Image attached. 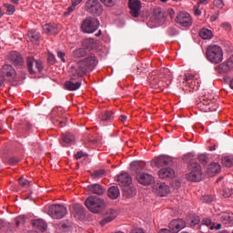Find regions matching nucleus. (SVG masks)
I'll return each mask as SVG.
<instances>
[{
    "label": "nucleus",
    "instance_id": "32",
    "mask_svg": "<svg viewBox=\"0 0 233 233\" xmlns=\"http://www.w3.org/2000/svg\"><path fill=\"white\" fill-rule=\"evenodd\" d=\"M199 36L201 39H212L214 37V35L212 34V30L203 27L199 31Z\"/></svg>",
    "mask_w": 233,
    "mask_h": 233
},
{
    "label": "nucleus",
    "instance_id": "10",
    "mask_svg": "<svg viewBox=\"0 0 233 233\" xmlns=\"http://www.w3.org/2000/svg\"><path fill=\"white\" fill-rule=\"evenodd\" d=\"M26 66L28 69V72L31 75L34 74H37V72L39 74H41V72H43V62L41 60H35V58H34V56H28L26 59Z\"/></svg>",
    "mask_w": 233,
    "mask_h": 233
},
{
    "label": "nucleus",
    "instance_id": "5",
    "mask_svg": "<svg viewBox=\"0 0 233 233\" xmlns=\"http://www.w3.org/2000/svg\"><path fill=\"white\" fill-rule=\"evenodd\" d=\"M206 56L210 63L218 65L223 61V49L218 46H209L207 49Z\"/></svg>",
    "mask_w": 233,
    "mask_h": 233
},
{
    "label": "nucleus",
    "instance_id": "33",
    "mask_svg": "<svg viewBox=\"0 0 233 233\" xmlns=\"http://www.w3.org/2000/svg\"><path fill=\"white\" fill-rule=\"evenodd\" d=\"M62 139L64 143H66L67 145H70L76 141V137L72 135V133H66L63 135Z\"/></svg>",
    "mask_w": 233,
    "mask_h": 233
},
{
    "label": "nucleus",
    "instance_id": "61",
    "mask_svg": "<svg viewBox=\"0 0 233 233\" xmlns=\"http://www.w3.org/2000/svg\"><path fill=\"white\" fill-rule=\"evenodd\" d=\"M198 223H199V217H198V216L195 217V218L191 220V225L196 226V225H198Z\"/></svg>",
    "mask_w": 233,
    "mask_h": 233
},
{
    "label": "nucleus",
    "instance_id": "25",
    "mask_svg": "<svg viewBox=\"0 0 233 233\" xmlns=\"http://www.w3.org/2000/svg\"><path fill=\"white\" fill-rule=\"evenodd\" d=\"M43 30L45 34H48L49 35H56V34H59V27L56 24H46L43 26Z\"/></svg>",
    "mask_w": 233,
    "mask_h": 233
},
{
    "label": "nucleus",
    "instance_id": "18",
    "mask_svg": "<svg viewBox=\"0 0 233 233\" xmlns=\"http://www.w3.org/2000/svg\"><path fill=\"white\" fill-rule=\"evenodd\" d=\"M184 81L187 83V86H189V88H192L193 90H198L200 86L199 80H198L196 76L190 73L185 75Z\"/></svg>",
    "mask_w": 233,
    "mask_h": 233
},
{
    "label": "nucleus",
    "instance_id": "38",
    "mask_svg": "<svg viewBox=\"0 0 233 233\" xmlns=\"http://www.w3.org/2000/svg\"><path fill=\"white\" fill-rule=\"evenodd\" d=\"M222 165L224 167H227L228 168H230V167H233V159L230 157H224L222 158Z\"/></svg>",
    "mask_w": 233,
    "mask_h": 233
},
{
    "label": "nucleus",
    "instance_id": "44",
    "mask_svg": "<svg viewBox=\"0 0 233 233\" xmlns=\"http://www.w3.org/2000/svg\"><path fill=\"white\" fill-rule=\"evenodd\" d=\"M105 176V169L96 170L92 174L93 179H99Z\"/></svg>",
    "mask_w": 233,
    "mask_h": 233
},
{
    "label": "nucleus",
    "instance_id": "23",
    "mask_svg": "<svg viewBox=\"0 0 233 233\" xmlns=\"http://www.w3.org/2000/svg\"><path fill=\"white\" fill-rule=\"evenodd\" d=\"M32 225L35 230H36L37 232H45L48 228V226L46 225V222L41 218L33 220Z\"/></svg>",
    "mask_w": 233,
    "mask_h": 233
},
{
    "label": "nucleus",
    "instance_id": "64",
    "mask_svg": "<svg viewBox=\"0 0 233 233\" xmlns=\"http://www.w3.org/2000/svg\"><path fill=\"white\" fill-rule=\"evenodd\" d=\"M158 233H170V230H168L167 228H163Z\"/></svg>",
    "mask_w": 233,
    "mask_h": 233
},
{
    "label": "nucleus",
    "instance_id": "16",
    "mask_svg": "<svg viewBox=\"0 0 233 233\" xmlns=\"http://www.w3.org/2000/svg\"><path fill=\"white\" fill-rule=\"evenodd\" d=\"M154 192L157 193L160 198H165L170 194V187L166 183L160 182L154 186Z\"/></svg>",
    "mask_w": 233,
    "mask_h": 233
},
{
    "label": "nucleus",
    "instance_id": "28",
    "mask_svg": "<svg viewBox=\"0 0 233 233\" xmlns=\"http://www.w3.org/2000/svg\"><path fill=\"white\" fill-rule=\"evenodd\" d=\"M65 89L69 91L79 90L81 88V82H74L73 80L66 81L65 83Z\"/></svg>",
    "mask_w": 233,
    "mask_h": 233
},
{
    "label": "nucleus",
    "instance_id": "48",
    "mask_svg": "<svg viewBox=\"0 0 233 233\" xmlns=\"http://www.w3.org/2000/svg\"><path fill=\"white\" fill-rule=\"evenodd\" d=\"M198 161L202 163V165H207V163H208V157L205 154H200L198 156Z\"/></svg>",
    "mask_w": 233,
    "mask_h": 233
},
{
    "label": "nucleus",
    "instance_id": "37",
    "mask_svg": "<svg viewBox=\"0 0 233 233\" xmlns=\"http://www.w3.org/2000/svg\"><path fill=\"white\" fill-rule=\"evenodd\" d=\"M126 188H124V194L127 196V198H132L136 196V188L134 187H128V186H125Z\"/></svg>",
    "mask_w": 233,
    "mask_h": 233
},
{
    "label": "nucleus",
    "instance_id": "55",
    "mask_svg": "<svg viewBox=\"0 0 233 233\" xmlns=\"http://www.w3.org/2000/svg\"><path fill=\"white\" fill-rule=\"evenodd\" d=\"M232 194H233L232 188H228V191L227 189L224 191L225 198H230Z\"/></svg>",
    "mask_w": 233,
    "mask_h": 233
},
{
    "label": "nucleus",
    "instance_id": "20",
    "mask_svg": "<svg viewBox=\"0 0 233 233\" xmlns=\"http://www.w3.org/2000/svg\"><path fill=\"white\" fill-rule=\"evenodd\" d=\"M106 191V189L105 188V187L99 184H91L87 186V192H89V194H94L96 196H103V194H105Z\"/></svg>",
    "mask_w": 233,
    "mask_h": 233
},
{
    "label": "nucleus",
    "instance_id": "1",
    "mask_svg": "<svg viewBox=\"0 0 233 233\" xmlns=\"http://www.w3.org/2000/svg\"><path fill=\"white\" fill-rule=\"evenodd\" d=\"M96 66L97 60L94 56L78 61L77 64L70 69L72 81H76V79H79V77H83L88 70H94Z\"/></svg>",
    "mask_w": 233,
    "mask_h": 233
},
{
    "label": "nucleus",
    "instance_id": "29",
    "mask_svg": "<svg viewBox=\"0 0 233 233\" xmlns=\"http://www.w3.org/2000/svg\"><path fill=\"white\" fill-rule=\"evenodd\" d=\"M149 82L152 85V86H155L156 88H161L163 86V81L159 80V77L156 76V73H152L149 77Z\"/></svg>",
    "mask_w": 233,
    "mask_h": 233
},
{
    "label": "nucleus",
    "instance_id": "26",
    "mask_svg": "<svg viewBox=\"0 0 233 233\" xmlns=\"http://www.w3.org/2000/svg\"><path fill=\"white\" fill-rule=\"evenodd\" d=\"M221 166L218 163H211L208 165L207 169L208 176L213 177L215 174H219Z\"/></svg>",
    "mask_w": 233,
    "mask_h": 233
},
{
    "label": "nucleus",
    "instance_id": "57",
    "mask_svg": "<svg viewBox=\"0 0 233 233\" xmlns=\"http://www.w3.org/2000/svg\"><path fill=\"white\" fill-rule=\"evenodd\" d=\"M226 65H228V68H229V70H232L233 68V60L232 58H229L227 62Z\"/></svg>",
    "mask_w": 233,
    "mask_h": 233
},
{
    "label": "nucleus",
    "instance_id": "43",
    "mask_svg": "<svg viewBox=\"0 0 233 233\" xmlns=\"http://www.w3.org/2000/svg\"><path fill=\"white\" fill-rule=\"evenodd\" d=\"M218 72L227 74V72H230V68L227 65V63H222L218 66Z\"/></svg>",
    "mask_w": 233,
    "mask_h": 233
},
{
    "label": "nucleus",
    "instance_id": "31",
    "mask_svg": "<svg viewBox=\"0 0 233 233\" xmlns=\"http://www.w3.org/2000/svg\"><path fill=\"white\" fill-rule=\"evenodd\" d=\"M119 194V187L116 186H112L108 188V198H110V199H117Z\"/></svg>",
    "mask_w": 233,
    "mask_h": 233
},
{
    "label": "nucleus",
    "instance_id": "51",
    "mask_svg": "<svg viewBox=\"0 0 233 233\" xmlns=\"http://www.w3.org/2000/svg\"><path fill=\"white\" fill-rule=\"evenodd\" d=\"M47 61L48 63H50V65H56V56H54V54L52 53L48 54Z\"/></svg>",
    "mask_w": 233,
    "mask_h": 233
},
{
    "label": "nucleus",
    "instance_id": "49",
    "mask_svg": "<svg viewBox=\"0 0 233 233\" xmlns=\"http://www.w3.org/2000/svg\"><path fill=\"white\" fill-rule=\"evenodd\" d=\"M202 201L204 203H212L214 201V197L210 195H205L204 197H202Z\"/></svg>",
    "mask_w": 233,
    "mask_h": 233
},
{
    "label": "nucleus",
    "instance_id": "3",
    "mask_svg": "<svg viewBox=\"0 0 233 233\" xmlns=\"http://www.w3.org/2000/svg\"><path fill=\"white\" fill-rule=\"evenodd\" d=\"M85 206L93 214H99V212H103L106 208V202H105V199L96 196H90L86 199Z\"/></svg>",
    "mask_w": 233,
    "mask_h": 233
},
{
    "label": "nucleus",
    "instance_id": "54",
    "mask_svg": "<svg viewBox=\"0 0 233 233\" xmlns=\"http://www.w3.org/2000/svg\"><path fill=\"white\" fill-rule=\"evenodd\" d=\"M17 163H19V158L17 157L9 158V165H17Z\"/></svg>",
    "mask_w": 233,
    "mask_h": 233
},
{
    "label": "nucleus",
    "instance_id": "24",
    "mask_svg": "<svg viewBox=\"0 0 233 233\" xmlns=\"http://www.w3.org/2000/svg\"><path fill=\"white\" fill-rule=\"evenodd\" d=\"M116 218H117V211H116L115 209H109L106 212V217L100 221V225H102V227H105L106 223H110L114 221V219H116Z\"/></svg>",
    "mask_w": 233,
    "mask_h": 233
},
{
    "label": "nucleus",
    "instance_id": "59",
    "mask_svg": "<svg viewBox=\"0 0 233 233\" xmlns=\"http://www.w3.org/2000/svg\"><path fill=\"white\" fill-rule=\"evenodd\" d=\"M131 233H145V230L141 228H134L131 230Z\"/></svg>",
    "mask_w": 233,
    "mask_h": 233
},
{
    "label": "nucleus",
    "instance_id": "9",
    "mask_svg": "<svg viewBox=\"0 0 233 233\" xmlns=\"http://www.w3.org/2000/svg\"><path fill=\"white\" fill-rule=\"evenodd\" d=\"M26 66L28 69V72L31 75L34 74H37V72L39 74H41V72H43V62L41 60H35V58H34V56H28L26 59Z\"/></svg>",
    "mask_w": 233,
    "mask_h": 233
},
{
    "label": "nucleus",
    "instance_id": "22",
    "mask_svg": "<svg viewBox=\"0 0 233 233\" xmlns=\"http://www.w3.org/2000/svg\"><path fill=\"white\" fill-rule=\"evenodd\" d=\"M176 176V171L171 167H163L158 171L160 179H170Z\"/></svg>",
    "mask_w": 233,
    "mask_h": 233
},
{
    "label": "nucleus",
    "instance_id": "15",
    "mask_svg": "<svg viewBox=\"0 0 233 233\" xmlns=\"http://www.w3.org/2000/svg\"><path fill=\"white\" fill-rule=\"evenodd\" d=\"M1 72L7 81H14L15 76H17V72H15L14 66L8 64L3 66Z\"/></svg>",
    "mask_w": 233,
    "mask_h": 233
},
{
    "label": "nucleus",
    "instance_id": "6",
    "mask_svg": "<svg viewBox=\"0 0 233 233\" xmlns=\"http://www.w3.org/2000/svg\"><path fill=\"white\" fill-rule=\"evenodd\" d=\"M47 214L53 219H63L68 214V210L62 204H54L48 207Z\"/></svg>",
    "mask_w": 233,
    "mask_h": 233
},
{
    "label": "nucleus",
    "instance_id": "40",
    "mask_svg": "<svg viewBox=\"0 0 233 233\" xmlns=\"http://www.w3.org/2000/svg\"><path fill=\"white\" fill-rule=\"evenodd\" d=\"M82 45H83L84 48H94V46H95L94 39L86 38V40H84Z\"/></svg>",
    "mask_w": 233,
    "mask_h": 233
},
{
    "label": "nucleus",
    "instance_id": "17",
    "mask_svg": "<svg viewBox=\"0 0 233 233\" xmlns=\"http://www.w3.org/2000/svg\"><path fill=\"white\" fill-rule=\"evenodd\" d=\"M187 227V222L183 218L174 219L169 223V228L173 233H179Z\"/></svg>",
    "mask_w": 233,
    "mask_h": 233
},
{
    "label": "nucleus",
    "instance_id": "36",
    "mask_svg": "<svg viewBox=\"0 0 233 233\" xmlns=\"http://www.w3.org/2000/svg\"><path fill=\"white\" fill-rule=\"evenodd\" d=\"M73 210L78 216H83V214H85V208H83V206L81 204H74Z\"/></svg>",
    "mask_w": 233,
    "mask_h": 233
},
{
    "label": "nucleus",
    "instance_id": "42",
    "mask_svg": "<svg viewBox=\"0 0 233 233\" xmlns=\"http://www.w3.org/2000/svg\"><path fill=\"white\" fill-rule=\"evenodd\" d=\"M202 227H209V230H214L215 228L210 218H204L202 220Z\"/></svg>",
    "mask_w": 233,
    "mask_h": 233
},
{
    "label": "nucleus",
    "instance_id": "13",
    "mask_svg": "<svg viewBox=\"0 0 233 233\" xmlns=\"http://www.w3.org/2000/svg\"><path fill=\"white\" fill-rule=\"evenodd\" d=\"M129 6V14L132 17H139L141 15V8L143 7L141 5V1L139 0H129L128 1Z\"/></svg>",
    "mask_w": 233,
    "mask_h": 233
},
{
    "label": "nucleus",
    "instance_id": "12",
    "mask_svg": "<svg viewBox=\"0 0 233 233\" xmlns=\"http://www.w3.org/2000/svg\"><path fill=\"white\" fill-rule=\"evenodd\" d=\"M62 111L61 107L54 108L51 116L53 117V123L56 127H59L60 128H63V127H66V118L61 117V113H58Z\"/></svg>",
    "mask_w": 233,
    "mask_h": 233
},
{
    "label": "nucleus",
    "instance_id": "45",
    "mask_svg": "<svg viewBox=\"0 0 233 233\" xmlns=\"http://www.w3.org/2000/svg\"><path fill=\"white\" fill-rule=\"evenodd\" d=\"M105 6H107L108 8H112L113 6H116V3L117 0H100Z\"/></svg>",
    "mask_w": 233,
    "mask_h": 233
},
{
    "label": "nucleus",
    "instance_id": "35",
    "mask_svg": "<svg viewBox=\"0 0 233 233\" xmlns=\"http://www.w3.org/2000/svg\"><path fill=\"white\" fill-rule=\"evenodd\" d=\"M27 35L32 43H37L39 41V34L35 30L29 31Z\"/></svg>",
    "mask_w": 233,
    "mask_h": 233
},
{
    "label": "nucleus",
    "instance_id": "50",
    "mask_svg": "<svg viewBox=\"0 0 233 233\" xmlns=\"http://www.w3.org/2000/svg\"><path fill=\"white\" fill-rule=\"evenodd\" d=\"M214 6H217V8H224L225 3L223 0H214L213 1Z\"/></svg>",
    "mask_w": 233,
    "mask_h": 233
},
{
    "label": "nucleus",
    "instance_id": "27",
    "mask_svg": "<svg viewBox=\"0 0 233 233\" xmlns=\"http://www.w3.org/2000/svg\"><path fill=\"white\" fill-rule=\"evenodd\" d=\"M157 167H168L172 164V159L167 156H160L155 161Z\"/></svg>",
    "mask_w": 233,
    "mask_h": 233
},
{
    "label": "nucleus",
    "instance_id": "62",
    "mask_svg": "<svg viewBox=\"0 0 233 233\" xmlns=\"http://www.w3.org/2000/svg\"><path fill=\"white\" fill-rule=\"evenodd\" d=\"M219 17V15H211L210 19L212 22L218 21V18Z\"/></svg>",
    "mask_w": 233,
    "mask_h": 233
},
{
    "label": "nucleus",
    "instance_id": "19",
    "mask_svg": "<svg viewBox=\"0 0 233 233\" xmlns=\"http://www.w3.org/2000/svg\"><path fill=\"white\" fill-rule=\"evenodd\" d=\"M136 179L138 181V183H140V185H144L145 187L152 185V183H154V177L147 173L137 174Z\"/></svg>",
    "mask_w": 233,
    "mask_h": 233
},
{
    "label": "nucleus",
    "instance_id": "52",
    "mask_svg": "<svg viewBox=\"0 0 233 233\" xmlns=\"http://www.w3.org/2000/svg\"><path fill=\"white\" fill-rule=\"evenodd\" d=\"M162 74H164L166 76H160V79H170V71L168 69H163Z\"/></svg>",
    "mask_w": 233,
    "mask_h": 233
},
{
    "label": "nucleus",
    "instance_id": "4",
    "mask_svg": "<svg viewBox=\"0 0 233 233\" xmlns=\"http://www.w3.org/2000/svg\"><path fill=\"white\" fill-rule=\"evenodd\" d=\"M188 174L187 178L188 181L192 182H199L203 179V169L201 168V165L198 162H191L187 166Z\"/></svg>",
    "mask_w": 233,
    "mask_h": 233
},
{
    "label": "nucleus",
    "instance_id": "14",
    "mask_svg": "<svg viewBox=\"0 0 233 233\" xmlns=\"http://www.w3.org/2000/svg\"><path fill=\"white\" fill-rule=\"evenodd\" d=\"M176 22L187 28L192 26V16L188 13L181 12L177 15Z\"/></svg>",
    "mask_w": 233,
    "mask_h": 233
},
{
    "label": "nucleus",
    "instance_id": "30",
    "mask_svg": "<svg viewBox=\"0 0 233 233\" xmlns=\"http://www.w3.org/2000/svg\"><path fill=\"white\" fill-rule=\"evenodd\" d=\"M100 119L104 123H108L110 121H113L114 120V112L108 111V110L102 112V114L100 116Z\"/></svg>",
    "mask_w": 233,
    "mask_h": 233
},
{
    "label": "nucleus",
    "instance_id": "7",
    "mask_svg": "<svg viewBox=\"0 0 233 233\" xmlns=\"http://www.w3.org/2000/svg\"><path fill=\"white\" fill-rule=\"evenodd\" d=\"M82 31L85 34H94L99 28V20L96 17H86L81 25Z\"/></svg>",
    "mask_w": 233,
    "mask_h": 233
},
{
    "label": "nucleus",
    "instance_id": "63",
    "mask_svg": "<svg viewBox=\"0 0 233 233\" xmlns=\"http://www.w3.org/2000/svg\"><path fill=\"white\" fill-rule=\"evenodd\" d=\"M12 232H14V227L8 225L7 229H6V233H12Z\"/></svg>",
    "mask_w": 233,
    "mask_h": 233
},
{
    "label": "nucleus",
    "instance_id": "11",
    "mask_svg": "<svg viewBox=\"0 0 233 233\" xmlns=\"http://www.w3.org/2000/svg\"><path fill=\"white\" fill-rule=\"evenodd\" d=\"M7 60L14 65V66H23L25 65V58L23 55L17 51H11L7 55Z\"/></svg>",
    "mask_w": 233,
    "mask_h": 233
},
{
    "label": "nucleus",
    "instance_id": "41",
    "mask_svg": "<svg viewBox=\"0 0 233 233\" xmlns=\"http://www.w3.org/2000/svg\"><path fill=\"white\" fill-rule=\"evenodd\" d=\"M18 183L23 188H28L30 187V181L23 177L18 179Z\"/></svg>",
    "mask_w": 233,
    "mask_h": 233
},
{
    "label": "nucleus",
    "instance_id": "47",
    "mask_svg": "<svg viewBox=\"0 0 233 233\" xmlns=\"http://www.w3.org/2000/svg\"><path fill=\"white\" fill-rule=\"evenodd\" d=\"M25 216H19L15 218V225L16 227H19L20 225H25Z\"/></svg>",
    "mask_w": 233,
    "mask_h": 233
},
{
    "label": "nucleus",
    "instance_id": "58",
    "mask_svg": "<svg viewBox=\"0 0 233 233\" xmlns=\"http://www.w3.org/2000/svg\"><path fill=\"white\" fill-rule=\"evenodd\" d=\"M85 156V153H83V151H78L75 157L76 159H81V157H83Z\"/></svg>",
    "mask_w": 233,
    "mask_h": 233
},
{
    "label": "nucleus",
    "instance_id": "21",
    "mask_svg": "<svg viewBox=\"0 0 233 233\" xmlns=\"http://www.w3.org/2000/svg\"><path fill=\"white\" fill-rule=\"evenodd\" d=\"M117 181L120 187H130L132 185V177L128 173L123 172L117 177Z\"/></svg>",
    "mask_w": 233,
    "mask_h": 233
},
{
    "label": "nucleus",
    "instance_id": "53",
    "mask_svg": "<svg viewBox=\"0 0 233 233\" xmlns=\"http://www.w3.org/2000/svg\"><path fill=\"white\" fill-rule=\"evenodd\" d=\"M65 52L62 51H58L57 52V57H59V59H61L62 63H66V60L65 59Z\"/></svg>",
    "mask_w": 233,
    "mask_h": 233
},
{
    "label": "nucleus",
    "instance_id": "46",
    "mask_svg": "<svg viewBox=\"0 0 233 233\" xmlns=\"http://www.w3.org/2000/svg\"><path fill=\"white\" fill-rule=\"evenodd\" d=\"M220 219L222 223H224V225H228V223H232V217H230L229 215H223Z\"/></svg>",
    "mask_w": 233,
    "mask_h": 233
},
{
    "label": "nucleus",
    "instance_id": "2",
    "mask_svg": "<svg viewBox=\"0 0 233 233\" xmlns=\"http://www.w3.org/2000/svg\"><path fill=\"white\" fill-rule=\"evenodd\" d=\"M197 106L200 112H216L218 110L216 96L212 94L204 95L197 104Z\"/></svg>",
    "mask_w": 233,
    "mask_h": 233
},
{
    "label": "nucleus",
    "instance_id": "8",
    "mask_svg": "<svg viewBox=\"0 0 233 233\" xmlns=\"http://www.w3.org/2000/svg\"><path fill=\"white\" fill-rule=\"evenodd\" d=\"M86 11L97 17L103 14V5L99 3V0H87L86 2Z\"/></svg>",
    "mask_w": 233,
    "mask_h": 233
},
{
    "label": "nucleus",
    "instance_id": "39",
    "mask_svg": "<svg viewBox=\"0 0 233 233\" xmlns=\"http://www.w3.org/2000/svg\"><path fill=\"white\" fill-rule=\"evenodd\" d=\"M4 6L6 8L7 15H14L15 12V6L12 4H4Z\"/></svg>",
    "mask_w": 233,
    "mask_h": 233
},
{
    "label": "nucleus",
    "instance_id": "60",
    "mask_svg": "<svg viewBox=\"0 0 233 233\" xmlns=\"http://www.w3.org/2000/svg\"><path fill=\"white\" fill-rule=\"evenodd\" d=\"M221 26L225 28V30H230L231 26L229 23L224 22L221 24Z\"/></svg>",
    "mask_w": 233,
    "mask_h": 233
},
{
    "label": "nucleus",
    "instance_id": "34",
    "mask_svg": "<svg viewBox=\"0 0 233 233\" xmlns=\"http://www.w3.org/2000/svg\"><path fill=\"white\" fill-rule=\"evenodd\" d=\"M85 56H86V49L85 47L73 51V56L76 59H79V57H85Z\"/></svg>",
    "mask_w": 233,
    "mask_h": 233
},
{
    "label": "nucleus",
    "instance_id": "56",
    "mask_svg": "<svg viewBox=\"0 0 233 233\" xmlns=\"http://www.w3.org/2000/svg\"><path fill=\"white\" fill-rule=\"evenodd\" d=\"M194 15H201V11L199 10V5L194 6Z\"/></svg>",
    "mask_w": 233,
    "mask_h": 233
}]
</instances>
